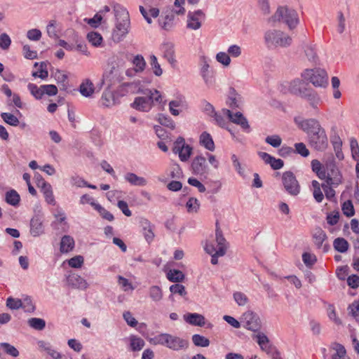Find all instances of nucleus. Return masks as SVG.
Returning <instances> with one entry per match:
<instances>
[{
	"mask_svg": "<svg viewBox=\"0 0 359 359\" xmlns=\"http://www.w3.org/2000/svg\"><path fill=\"white\" fill-rule=\"evenodd\" d=\"M130 346L133 351H139L143 348L145 345L144 341L135 335H131L130 337Z\"/></svg>",
	"mask_w": 359,
	"mask_h": 359,
	"instance_id": "37",
	"label": "nucleus"
},
{
	"mask_svg": "<svg viewBox=\"0 0 359 359\" xmlns=\"http://www.w3.org/2000/svg\"><path fill=\"white\" fill-rule=\"evenodd\" d=\"M95 210L100 213V215L103 219H107L109 222H111L114 219V215L110 212L101 206L100 204L95 205Z\"/></svg>",
	"mask_w": 359,
	"mask_h": 359,
	"instance_id": "60",
	"label": "nucleus"
},
{
	"mask_svg": "<svg viewBox=\"0 0 359 359\" xmlns=\"http://www.w3.org/2000/svg\"><path fill=\"white\" fill-rule=\"evenodd\" d=\"M348 313L359 321V301H355L348 307Z\"/></svg>",
	"mask_w": 359,
	"mask_h": 359,
	"instance_id": "64",
	"label": "nucleus"
},
{
	"mask_svg": "<svg viewBox=\"0 0 359 359\" xmlns=\"http://www.w3.org/2000/svg\"><path fill=\"white\" fill-rule=\"evenodd\" d=\"M200 203L196 198H190L187 202L186 207L189 212H196L199 209Z\"/></svg>",
	"mask_w": 359,
	"mask_h": 359,
	"instance_id": "59",
	"label": "nucleus"
},
{
	"mask_svg": "<svg viewBox=\"0 0 359 359\" xmlns=\"http://www.w3.org/2000/svg\"><path fill=\"white\" fill-rule=\"evenodd\" d=\"M114 12L117 22L116 29L113 32V37L120 41L128 32L129 14L125 8L119 5L114 6Z\"/></svg>",
	"mask_w": 359,
	"mask_h": 359,
	"instance_id": "5",
	"label": "nucleus"
},
{
	"mask_svg": "<svg viewBox=\"0 0 359 359\" xmlns=\"http://www.w3.org/2000/svg\"><path fill=\"white\" fill-rule=\"evenodd\" d=\"M327 316L330 320H332L337 325H341L342 320L337 316L334 306L329 305L327 308Z\"/></svg>",
	"mask_w": 359,
	"mask_h": 359,
	"instance_id": "51",
	"label": "nucleus"
},
{
	"mask_svg": "<svg viewBox=\"0 0 359 359\" xmlns=\"http://www.w3.org/2000/svg\"><path fill=\"white\" fill-rule=\"evenodd\" d=\"M74 238L69 235H65L61 238L60 250L62 253H67L74 249Z\"/></svg>",
	"mask_w": 359,
	"mask_h": 359,
	"instance_id": "30",
	"label": "nucleus"
},
{
	"mask_svg": "<svg viewBox=\"0 0 359 359\" xmlns=\"http://www.w3.org/2000/svg\"><path fill=\"white\" fill-rule=\"evenodd\" d=\"M0 346L4 349L6 354L12 357L15 358L19 355L18 350L15 346L7 342L1 343Z\"/></svg>",
	"mask_w": 359,
	"mask_h": 359,
	"instance_id": "50",
	"label": "nucleus"
},
{
	"mask_svg": "<svg viewBox=\"0 0 359 359\" xmlns=\"http://www.w3.org/2000/svg\"><path fill=\"white\" fill-rule=\"evenodd\" d=\"M294 153L298 154L303 157H307L310 154L309 150L306 148V146L303 142L295 143Z\"/></svg>",
	"mask_w": 359,
	"mask_h": 359,
	"instance_id": "57",
	"label": "nucleus"
},
{
	"mask_svg": "<svg viewBox=\"0 0 359 359\" xmlns=\"http://www.w3.org/2000/svg\"><path fill=\"white\" fill-rule=\"evenodd\" d=\"M333 351L332 359H346V350L345 347L339 343H332L330 347Z\"/></svg>",
	"mask_w": 359,
	"mask_h": 359,
	"instance_id": "29",
	"label": "nucleus"
},
{
	"mask_svg": "<svg viewBox=\"0 0 359 359\" xmlns=\"http://www.w3.org/2000/svg\"><path fill=\"white\" fill-rule=\"evenodd\" d=\"M193 174L196 175H203L208 172V167L206 159L201 155L196 156L192 160L191 165Z\"/></svg>",
	"mask_w": 359,
	"mask_h": 359,
	"instance_id": "16",
	"label": "nucleus"
},
{
	"mask_svg": "<svg viewBox=\"0 0 359 359\" xmlns=\"http://www.w3.org/2000/svg\"><path fill=\"white\" fill-rule=\"evenodd\" d=\"M312 238L313 243L317 248H323V252L328 250L329 246L325 242L327 241V236L326 233L320 227H316L312 232Z\"/></svg>",
	"mask_w": 359,
	"mask_h": 359,
	"instance_id": "15",
	"label": "nucleus"
},
{
	"mask_svg": "<svg viewBox=\"0 0 359 359\" xmlns=\"http://www.w3.org/2000/svg\"><path fill=\"white\" fill-rule=\"evenodd\" d=\"M102 105L106 107H111L116 104L114 93L109 90H105L103 91L101 100Z\"/></svg>",
	"mask_w": 359,
	"mask_h": 359,
	"instance_id": "31",
	"label": "nucleus"
},
{
	"mask_svg": "<svg viewBox=\"0 0 359 359\" xmlns=\"http://www.w3.org/2000/svg\"><path fill=\"white\" fill-rule=\"evenodd\" d=\"M302 77L317 88H324L328 83L327 72L320 68L306 69L302 73Z\"/></svg>",
	"mask_w": 359,
	"mask_h": 359,
	"instance_id": "6",
	"label": "nucleus"
},
{
	"mask_svg": "<svg viewBox=\"0 0 359 359\" xmlns=\"http://www.w3.org/2000/svg\"><path fill=\"white\" fill-rule=\"evenodd\" d=\"M149 297L154 302L160 301L163 297V293L161 289L156 285L151 286L149 288Z\"/></svg>",
	"mask_w": 359,
	"mask_h": 359,
	"instance_id": "54",
	"label": "nucleus"
},
{
	"mask_svg": "<svg viewBox=\"0 0 359 359\" xmlns=\"http://www.w3.org/2000/svg\"><path fill=\"white\" fill-rule=\"evenodd\" d=\"M311 168H312V170L316 173V175H318V177L320 179H321V180L325 179L326 172L325 170H322V164L318 160L313 159L311 161Z\"/></svg>",
	"mask_w": 359,
	"mask_h": 359,
	"instance_id": "44",
	"label": "nucleus"
},
{
	"mask_svg": "<svg viewBox=\"0 0 359 359\" xmlns=\"http://www.w3.org/2000/svg\"><path fill=\"white\" fill-rule=\"evenodd\" d=\"M310 145L316 150L323 151L328 147V140L324 128L310 135L309 137Z\"/></svg>",
	"mask_w": 359,
	"mask_h": 359,
	"instance_id": "8",
	"label": "nucleus"
},
{
	"mask_svg": "<svg viewBox=\"0 0 359 359\" xmlns=\"http://www.w3.org/2000/svg\"><path fill=\"white\" fill-rule=\"evenodd\" d=\"M199 142L201 145L204 147L206 149L211 151L215 150V147L214 141L210 134L208 132L204 131L201 134Z\"/></svg>",
	"mask_w": 359,
	"mask_h": 359,
	"instance_id": "32",
	"label": "nucleus"
},
{
	"mask_svg": "<svg viewBox=\"0 0 359 359\" xmlns=\"http://www.w3.org/2000/svg\"><path fill=\"white\" fill-rule=\"evenodd\" d=\"M125 180L133 186H145L147 183L145 178L139 177L133 172H128L125 175Z\"/></svg>",
	"mask_w": 359,
	"mask_h": 359,
	"instance_id": "33",
	"label": "nucleus"
},
{
	"mask_svg": "<svg viewBox=\"0 0 359 359\" xmlns=\"http://www.w3.org/2000/svg\"><path fill=\"white\" fill-rule=\"evenodd\" d=\"M31 94L37 100L41 99L43 95L42 85L40 87H38L34 83H29L27 86Z\"/></svg>",
	"mask_w": 359,
	"mask_h": 359,
	"instance_id": "53",
	"label": "nucleus"
},
{
	"mask_svg": "<svg viewBox=\"0 0 359 359\" xmlns=\"http://www.w3.org/2000/svg\"><path fill=\"white\" fill-rule=\"evenodd\" d=\"M154 345L164 346L172 351H180L188 348L189 341L168 333H161L150 339Z\"/></svg>",
	"mask_w": 359,
	"mask_h": 359,
	"instance_id": "1",
	"label": "nucleus"
},
{
	"mask_svg": "<svg viewBox=\"0 0 359 359\" xmlns=\"http://www.w3.org/2000/svg\"><path fill=\"white\" fill-rule=\"evenodd\" d=\"M251 338L252 340L258 345L259 349L264 353H266L269 349L273 346V344L269 337L262 330L252 333L251 334Z\"/></svg>",
	"mask_w": 359,
	"mask_h": 359,
	"instance_id": "13",
	"label": "nucleus"
},
{
	"mask_svg": "<svg viewBox=\"0 0 359 359\" xmlns=\"http://www.w3.org/2000/svg\"><path fill=\"white\" fill-rule=\"evenodd\" d=\"M193 148L185 143L184 138L180 136L173 144L172 151L179 155L180 161L186 162L190 158L192 154Z\"/></svg>",
	"mask_w": 359,
	"mask_h": 359,
	"instance_id": "7",
	"label": "nucleus"
},
{
	"mask_svg": "<svg viewBox=\"0 0 359 359\" xmlns=\"http://www.w3.org/2000/svg\"><path fill=\"white\" fill-rule=\"evenodd\" d=\"M211 117L214 118V121L217 126L223 128H226L228 122L222 111L219 112L215 111Z\"/></svg>",
	"mask_w": 359,
	"mask_h": 359,
	"instance_id": "47",
	"label": "nucleus"
},
{
	"mask_svg": "<svg viewBox=\"0 0 359 359\" xmlns=\"http://www.w3.org/2000/svg\"><path fill=\"white\" fill-rule=\"evenodd\" d=\"M283 184L286 191L292 195L297 196L300 192V186L294 175L290 172H285L282 175Z\"/></svg>",
	"mask_w": 359,
	"mask_h": 359,
	"instance_id": "10",
	"label": "nucleus"
},
{
	"mask_svg": "<svg viewBox=\"0 0 359 359\" xmlns=\"http://www.w3.org/2000/svg\"><path fill=\"white\" fill-rule=\"evenodd\" d=\"M341 209H342L343 213L346 217H351L353 216L355 214V210H354L353 203L350 200L345 201L342 204Z\"/></svg>",
	"mask_w": 359,
	"mask_h": 359,
	"instance_id": "58",
	"label": "nucleus"
},
{
	"mask_svg": "<svg viewBox=\"0 0 359 359\" xmlns=\"http://www.w3.org/2000/svg\"><path fill=\"white\" fill-rule=\"evenodd\" d=\"M133 64L135 66L136 71L142 72L146 67V62L142 55H137L133 60Z\"/></svg>",
	"mask_w": 359,
	"mask_h": 359,
	"instance_id": "49",
	"label": "nucleus"
},
{
	"mask_svg": "<svg viewBox=\"0 0 359 359\" xmlns=\"http://www.w3.org/2000/svg\"><path fill=\"white\" fill-rule=\"evenodd\" d=\"M5 200L9 205L16 206L19 204L20 197L15 190L11 189L6 193Z\"/></svg>",
	"mask_w": 359,
	"mask_h": 359,
	"instance_id": "38",
	"label": "nucleus"
},
{
	"mask_svg": "<svg viewBox=\"0 0 359 359\" xmlns=\"http://www.w3.org/2000/svg\"><path fill=\"white\" fill-rule=\"evenodd\" d=\"M265 142L271 147L278 148L282 144V138L278 135H269L265 138Z\"/></svg>",
	"mask_w": 359,
	"mask_h": 359,
	"instance_id": "55",
	"label": "nucleus"
},
{
	"mask_svg": "<svg viewBox=\"0 0 359 359\" xmlns=\"http://www.w3.org/2000/svg\"><path fill=\"white\" fill-rule=\"evenodd\" d=\"M44 233L43 221L39 216H34L30 221V233L34 236H39Z\"/></svg>",
	"mask_w": 359,
	"mask_h": 359,
	"instance_id": "23",
	"label": "nucleus"
},
{
	"mask_svg": "<svg viewBox=\"0 0 359 359\" xmlns=\"http://www.w3.org/2000/svg\"><path fill=\"white\" fill-rule=\"evenodd\" d=\"M259 156L266 164H269L273 170L280 169L284 165L283 160L276 158L266 152H259Z\"/></svg>",
	"mask_w": 359,
	"mask_h": 359,
	"instance_id": "22",
	"label": "nucleus"
},
{
	"mask_svg": "<svg viewBox=\"0 0 359 359\" xmlns=\"http://www.w3.org/2000/svg\"><path fill=\"white\" fill-rule=\"evenodd\" d=\"M325 168L327 170L326 173L325 182L328 184H333L337 187L342 182V175L333 161H327Z\"/></svg>",
	"mask_w": 359,
	"mask_h": 359,
	"instance_id": "11",
	"label": "nucleus"
},
{
	"mask_svg": "<svg viewBox=\"0 0 359 359\" xmlns=\"http://www.w3.org/2000/svg\"><path fill=\"white\" fill-rule=\"evenodd\" d=\"M123 92L130 94H147L150 93V89L144 88L140 81L126 82L121 85Z\"/></svg>",
	"mask_w": 359,
	"mask_h": 359,
	"instance_id": "12",
	"label": "nucleus"
},
{
	"mask_svg": "<svg viewBox=\"0 0 359 359\" xmlns=\"http://www.w3.org/2000/svg\"><path fill=\"white\" fill-rule=\"evenodd\" d=\"M262 327V323L259 315L253 312H248V330L255 333L261 330Z\"/></svg>",
	"mask_w": 359,
	"mask_h": 359,
	"instance_id": "24",
	"label": "nucleus"
},
{
	"mask_svg": "<svg viewBox=\"0 0 359 359\" xmlns=\"http://www.w3.org/2000/svg\"><path fill=\"white\" fill-rule=\"evenodd\" d=\"M184 320L192 325L203 327L205 324V317L203 315L196 313L185 315Z\"/></svg>",
	"mask_w": 359,
	"mask_h": 359,
	"instance_id": "27",
	"label": "nucleus"
},
{
	"mask_svg": "<svg viewBox=\"0 0 359 359\" xmlns=\"http://www.w3.org/2000/svg\"><path fill=\"white\" fill-rule=\"evenodd\" d=\"M142 96H139L135 98L130 107L140 111H149L155 102L161 103L162 96L160 92L156 89H150V93L142 94Z\"/></svg>",
	"mask_w": 359,
	"mask_h": 359,
	"instance_id": "4",
	"label": "nucleus"
},
{
	"mask_svg": "<svg viewBox=\"0 0 359 359\" xmlns=\"http://www.w3.org/2000/svg\"><path fill=\"white\" fill-rule=\"evenodd\" d=\"M140 224L142 226L144 237L147 243H150L154 238L151 222L147 219L142 218L140 220Z\"/></svg>",
	"mask_w": 359,
	"mask_h": 359,
	"instance_id": "28",
	"label": "nucleus"
},
{
	"mask_svg": "<svg viewBox=\"0 0 359 359\" xmlns=\"http://www.w3.org/2000/svg\"><path fill=\"white\" fill-rule=\"evenodd\" d=\"M0 116L3 121L10 126H18L20 124L19 119L13 114L2 112Z\"/></svg>",
	"mask_w": 359,
	"mask_h": 359,
	"instance_id": "43",
	"label": "nucleus"
},
{
	"mask_svg": "<svg viewBox=\"0 0 359 359\" xmlns=\"http://www.w3.org/2000/svg\"><path fill=\"white\" fill-rule=\"evenodd\" d=\"M161 50L163 57L172 65L175 66L177 60L175 57V45L172 42L165 41L161 44Z\"/></svg>",
	"mask_w": 359,
	"mask_h": 359,
	"instance_id": "18",
	"label": "nucleus"
},
{
	"mask_svg": "<svg viewBox=\"0 0 359 359\" xmlns=\"http://www.w3.org/2000/svg\"><path fill=\"white\" fill-rule=\"evenodd\" d=\"M168 279L173 283H180L184 279V274L180 270L171 269L167 273Z\"/></svg>",
	"mask_w": 359,
	"mask_h": 359,
	"instance_id": "39",
	"label": "nucleus"
},
{
	"mask_svg": "<svg viewBox=\"0 0 359 359\" xmlns=\"http://www.w3.org/2000/svg\"><path fill=\"white\" fill-rule=\"evenodd\" d=\"M57 83L60 85V89L65 90L68 87V76L61 70L57 69L53 74Z\"/></svg>",
	"mask_w": 359,
	"mask_h": 359,
	"instance_id": "35",
	"label": "nucleus"
},
{
	"mask_svg": "<svg viewBox=\"0 0 359 359\" xmlns=\"http://www.w3.org/2000/svg\"><path fill=\"white\" fill-rule=\"evenodd\" d=\"M289 89L292 93L302 97L308 88L305 87L303 80L297 79L290 83Z\"/></svg>",
	"mask_w": 359,
	"mask_h": 359,
	"instance_id": "26",
	"label": "nucleus"
},
{
	"mask_svg": "<svg viewBox=\"0 0 359 359\" xmlns=\"http://www.w3.org/2000/svg\"><path fill=\"white\" fill-rule=\"evenodd\" d=\"M264 42L269 48H285L292 44V39L287 33L280 29H268L264 33Z\"/></svg>",
	"mask_w": 359,
	"mask_h": 359,
	"instance_id": "3",
	"label": "nucleus"
},
{
	"mask_svg": "<svg viewBox=\"0 0 359 359\" xmlns=\"http://www.w3.org/2000/svg\"><path fill=\"white\" fill-rule=\"evenodd\" d=\"M87 39L94 46L98 47L102 43V36L96 32H90L87 34Z\"/></svg>",
	"mask_w": 359,
	"mask_h": 359,
	"instance_id": "45",
	"label": "nucleus"
},
{
	"mask_svg": "<svg viewBox=\"0 0 359 359\" xmlns=\"http://www.w3.org/2000/svg\"><path fill=\"white\" fill-rule=\"evenodd\" d=\"M334 249L339 252H345L348 250V243L343 238H337L333 242Z\"/></svg>",
	"mask_w": 359,
	"mask_h": 359,
	"instance_id": "42",
	"label": "nucleus"
},
{
	"mask_svg": "<svg viewBox=\"0 0 359 359\" xmlns=\"http://www.w3.org/2000/svg\"><path fill=\"white\" fill-rule=\"evenodd\" d=\"M201 60L203 62V65L201 69V75L203 77L205 84L210 87L213 85L215 80L209 71L210 65L208 62L207 58L205 56H203L201 57Z\"/></svg>",
	"mask_w": 359,
	"mask_h": 359,
	"instance_id": "21",
	"label": "nucleus"
},
{
	"mask_svg": "<svg viewBox=\"0 0 359 359\" xmlns=\"http://www.w3.org/2000/svg\"><path fill=\"white\" fill-rule=\"evenodd\" d=\"M302 97L306 100L309 105L314 109L316 113H318V105L321 102V100L318 94L311 89H307Z\"/></svg>",
	"mask_w": 359,
	"mask_h": 359,
	"instance_id": "20",
	"label": "nucleus"
},
{
	"mask_svg": "<svg viewBox=\"0 0 359 359\" xmlns=\"http://www.w3.org/2000/svg\"><path fill=\"white\" fill-rule=\"evenodd\" d=\"M294 123L301 130L308 134V137L323 128L319 121L315 118L303 119L300 117H295Z\"/></svg>",
	"mask_w": 359,
	"mask_h": 359,
	"instance_id": "9",
	"label": "nucleus"
},
{
	"mask_svg": "<svg viewBox=\"0 0 359 359\" xmlns=\"http://www.w3.org/2000/svg\"><path fill=\"white\" fill-rule=\"evenodd\" d=\"M158 121L161 125L168 127L171 130H173L175 128V122L171 119L170 116L167 115L162 114H159Z\"/></svg>",
	"mask_w": 359,
	"mask_h": 359,
	"instance_id": "52",
	"label": "nucleus"
},
{
	"mask_svg": "<svg viewBox=\"0 0 359 359\" xmlns=\"http://www.w3.org/2000/svg\"><path fill=\"white\" fill-rule=\"evenodd\" d=\"M305 54L309 60L313 62H316L318 61V56L316 50L312 46L307 45L305 47Z\"/></svg>",
	"mask_w": 359,
	"mask_h": 359,
	"instance_id": "63",
	"label": "nucleus"
},
{
	"mask_svg": "<svg viewBox=\"0 0 359 359\" xmlns=\"http://www.w3.org/2000/svg\"><path fill=\"white\" fill-rule=\"evenodd\" d=\"M28 325L36 330H42L46 327V321L42 318H32L28 320Z\"/></svg>",
	"mask_w": 359,
	"mask_h": 359,
	"instance_id": "46",
	"label": "nucleus"
},
{
	"mask_svg": "<svg viewBox=\"0 0 359 359\" xmlns=\"http://www.w3.org/2000/svg\"><path fill=\"white\" fill-rule=\"evenodd\" d=\"M222 112L229 121L241 125L243 128H247V119L241 112H233V110L226 108L222 109Z\"/></svg>",
	"mask_w": 359,
	"mask_h": 359,
	"instance_id": "14",
	"label": "nucleus"
},
{
	"mask_svg": "<svg viewBox=\"0 0 359 359\" xmlns=\"http://www.w3.org/2000/svg\"><path fill=\"white\" fill-rule=\"evenodd\" d=\"M215 236L218 248H223L226 252L227 249V243L225 238L223 236L222 230L220 229L218 225V222L216 223Z\"/></svg>",
	"mask_w": 359,
	"mask_h": 359,
	"instance_id": "40",
	"label": "nucleus"
},
{
	"mask_svg": "<svg viewBox=\"0 0 359 359\" xmlns=\"http://www.w3.org/2000/svg\"><path fill=\"white\" fill-rule=\"evenodd\" d=\"M241 102V96L238 95L235 88L233 87L229 88L228 97L226 101V105L234 110L236 108H239Z\"/></svg>",
	"mask_w": 359,
	"mask_h": 359,
	"instance_id": "25",
	"label": "nucleus"
},
{
	"mask_svg": "<svg viewBox=\"0 0 359 359\" xmlns=\"http://www.w3.org/2000/svg\"><path fill=\"white\" fill-rule=\"evenodd\" d=\"M332 144L333 146L334 151L335 152L336 157L341 161L344 159V154L342 153L341 147H342V141L339 136H334L332 137Z\"/></svg>",
	"mask_w": 359,
	"mask_h": 359,
	"instance_id": "36",
	"label": "nucleus"
},
{
	"mask_svg": "<svg viewBox=\"0 0 359 359\" xmlns=\"http://www.w3.org/2000/svg\"><path fill=\"white\" fill-rule=\"evenodd\" d=\"M192 341L196 346L207 347L210 344V340L198 334H195L192 336Z\"/></svg>",
	"mask_w": 359,
	"mask_h": 359,
	"instance_id": "48",
	"label": "nucleus"
},
{
	"mask_svg": "<svg viewBox=\"0 0 359 359\" xmlns=\"http://www.w3.org/2000/svg\"><path fill=\"white\" fill-rule=\"evenodd\" d=\"M67 284L72 288L86 290L88 284L86 280L76 273H71L67 277Z\"/></svg>",
	"mask_w": 359,
	"mask_h": 359,
	"instance_id": "19",
	"label": "nucleus"
},
{
	"mask_svg": "<svg viewBox=\"0 0 359 359\" xmlns=\"http://www.w3.org/2000/svg\"><path fill=\"white\" fill-rule=\"evenodd\" d=\"M205 13L201 10H197L194 12L189 11L187 14V27L191 29H198L201 27L200 20L205 18Z\"/></svg>",
	"mask_w": 359,
	"mask_h": 359,
	"instance_id": "17",
	"label": "nucleus"
},
{
	"mask_svg": "<svg viewBox=\"0 0 359 359\" xmlns=\"http://www.w3.org/2000/svg\"><path fill=\"white\" fill-rule=\"evenodd\" d=\"M22 306V302L19 299L9 297L6 300V306L12 310L20 309Z\"/></svg>",
	"mask_w": 359,
	"mask_h": 359,
	"instance_id": "62",
	"label": "nucleus"
},
{
	"mask_svg": "<svg viewBox=\"0 0 359 359\" xmlns=\"http://www.w3.org/2000/svg\"><path fill=\"white\" fill-rule=\"evenodd\" d=\"M174 18V11H172V12L170 14L165 15V20L163 22H160L161 27L165 30L170 29L172 26Z\"/></svg>",
	"mask_w": 359,
	"mask_h": 359,
	"instance_id": "61",
	"label": "nucleus"
},
{
	"mask_svg": "<svg viewBox=\"0 0 359 359\" xmlns=\"http://www.w3.org/2000/svg\"><path fill=\"white\" fill-rule=\"evenodd\" d=\"M94 85L90 79H86L79 86V92L84 97H90L94 93Z\"/></svg>",
	"mask_w": 359,
	"mask_h": 359,
	"instance_id": "34",
	"label": "nucleus"
},
{
	"mask_svg": "<svg viewBox=\"0 0 359 359\" xmlns=\"http://www.w3.org/2000/svg\"><path fill=\"white\" fill-rule=\"evenodd\" d=\"M150 65L151 66V69H153L154 74L160 76L163 74V70L161 67V65L158 62L157 57L154 55H151L150 56Z\"/></svg>",
	"mask_w": 359,
	"mask_h": 359,
	"instance_id": "56",
	"label": "nucleus"
},
{
	"mask_svg": "<svg viewBox=\"0 0 359 359\" xmlns=\"http://www.w3.org/2000/svg\"><path fill=\"white\" fill-rule=\"evenodd\" d=\"M267 22L274 26L276 23L283 22L290 29L295 28L299 23V17L296 11L286 6L278 8L276 13L271 16Z\"/></svg>",
	"mask_w": 359,
	"mask_h": 359,
	"instance_id": "2",
	"label": "nucleus"
},
{
	"mask_svg": "<svg viewBox=\"0 0 359 359\" xmlns=\"http://www.w3.org/2000/svg\"><path fill=\"white\" fill-rule=\"evenodd\" d=\"M312 187L313 189V195L315 200L318 203H321L324 198V195L321 191L322 184H320L318 181L313 180L312 182Z\"/></svg>",
	"mask_w": 359,
	"mask_h": 359,
	"instance_id": "41",
	"label": "nucleus"
}]
</instances>
